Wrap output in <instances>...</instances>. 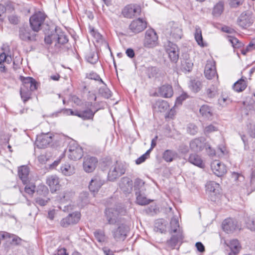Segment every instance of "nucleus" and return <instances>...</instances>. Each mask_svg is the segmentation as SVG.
Returning a JSON list of instances; mask_svg holds the SVG:
<instances>
[{
	"label": "nucleus",
	"instance_id": "09e8293b",
	"mask_svg": "<svg viewBox=\"0 0 255 255\" xmlns=\"http://www.w3.org/2000/svg\"><path fill=\"white\" fill-rule=\"evenodd\" d=\"M217 87L216 86L212 85L207 90V94L209 97H214L217 93Z\"/></svg>",
	"mask_w": 255,
	"mask_h": 255
},
{
	"label": "nucleus",
	"instance_id": "f3484780",
	"mask_svg": "<svg viewBox=\"0 0 255 255\" xmlns=\"http://www.w3.org/2000/svg\"><path fill=\"white\" fill-rule=\"evenodd\" d=\"M141 11L140 7L136 4H128L123 10V14L125 17L131 18L132 16L138 15Z\"/></svg>",
	"mask_w": 255,
	"mask_h": 255
},
{
	"label": "nucleus",
	"instance_id": "f03ea898",
	"mask_svg": "<svg viewBox=\"0 0 255 255\" xmlns=\"http://www.w3.org/2000/svg\"><path fill=\"white\" fill-rule=\"evenodd\" d=\"M189 145L191 149L195 152H200L205 148L210 155H214L216 153L215 150L212 149L210 145L206 142V139L203 137L193 139L190 141Z\"/></svg>",
	"mask_w": 255,
	"mask_h": 255
},
{
	"label": "nucleus",
	"instance_id": "c9c22d12",
	"mask_svg": "<svg viewBox=\"0 0 255 255\" xmlns=\"http://www.w3.org/2000/svg\"><path fill=\"white\" fill-rule=\"evenodd\" d=\"M195 39L197 42L198 44L201 47L204 46V44L203 41V37L202 35V31L201 28L196 26L195 27V32L194 33Z\"/></svg>",
	"mask_w": 255,
	"mask_h": 255
},
{
	"label": "nucleus",
	"instance_id": "393cba45",
	"mask_svg": "<svg viewBox=\"0 0 255 255\" xmlns=\"http://www.w3.org/2000/svg\"><path fill=\"white\" fill-rule=\"evenodd\" d=\"M29 169L27 166L23 165L19 167L18 175L23 184L27 183L29 181Z\"/></svg>",
	"mask_w": 255,
	"mask_h": 255
},
{
	"label": "nucleus",
	"instance_id": "a18cd8bd",
	"mask_svg": "<svg viewBox=\"0 0 255 255\" xmlns=\"http://www.w3.org/2000/svg\"><path fill=\"white\" fill-rule=\"evenodd\" d=\"M193 64L191 61L189 60H184L182 63V68L183 70L189 72L193 67Z\"/></svg>",
	"mask_w": 255,
	"mask_h": 255
},
{
	"label": "nucleus",
	"instance_id": "6e6d98bb",
	"mask_svg": "<svg viewBox=\"0 0 255 255\" xmlns=\"http://www.w3.org/2000/svg\"><path fill=\"white\" fill-rule=\"evenodd\" d=\"M55 39H57L59 43L62 44L66 43L68 40L66 36L63 33H61L60 34L56 35Z\"/></svg>",
	"mask_w": 255,
	"mask_h": 255
},
{
	"label": "nucleus",
	"instance_id": "e433bc0d",
	"mask_svg": "<svg viewBox=\"0 0 255 255\" xmlns=\"http://www.w3.org/2000/svg\"><path fill=\"white\" fill-rule=\"evenodd\" d=\"M96 239L100 243H104L107 240L104 231L101 230H97L94 232Z\"/></svg>",
	"mask_w": 255,
	"mask_h": 255
},
{
	"label": "nucleus",
	"instance_id": "20e7f679",
	"mask_svg": "<svg viewBox=\"0 0 255 255\" xmlns=\"http://www.w3.org/2000/svg\"><path fill=\"white\" fill-rule=\"evenodd\" d=\"M46 15L42 11H35L29 18V23L33 31L38 32L40 30Z\"/></svg>",
	"mask_w": 255,
	"mask_h": 255
},
{
	"label": "nucleus",
	"instance_id": "bf43d9fd",
	"mask_svg": "<svg viewBox=\"0 0 255 255\" xmlns=\"http://www.w3.org/2000/svg\"><path fill=\"white\" fill-rule=\"evenodd\" d=\"M49 200V198H48L47 196L44 197V198L40 197H37L35 199V202L37 204L42 206H45Z\"/></svg>",
	"mask_w": 255,
	"mask_h": 255
},
{
	"label": "nucleus",
	"instance_id": "aec40b11",
	"mask_svg": "<svg viewBox=\"0 0 255 255\" xmlns=\"http://www.w3.org/2000/svg\"><path fill=\"white\" fill-rule=\"evenodd\" d=\"M170 29L167 32L171 37L175 40L181 38L182 36V31L179 25L174 22L170 23Z\"/></svg>",
	"mask_w": 255,
	"mask_h": 255
},
{
	"label": "nucleus",
	"instance_id": "f257e3e1",
	"mask_svg": "<svg viewBox=\"0 0 255 255\" xmlns=\"http://www.w3.org/2000/svg\"><path fill=\"white\" fill-rule=\"evenodd\" d=\"M20 88V95L25 103L30 98L31 92L37 89V83L34 79L29 77L24 78Z\"/></svg>",
	"mask_w": 255,
	"mask_h": 255
},
{
	"label": "nucleus",
	"instance_id": "c85d7f7f",
	"mask_svg": "<svg viewBox=\"0 0 255 255\" xmlns=\"http://www.w3.org/2000/svg\"><path fill=\"white\" fill-rule=\"evenodd\" d=\"M95 112H93L90 109H87L82 112H76L75 116L82 118L84 120L92 119Z\"/></svg>",
	"mask_w": 255,
	"mask_h": 255
},
{
	"label": "nucleus",
	"instance_id": "c03bdc74",
	"mask_svg": "<svg viewBox=\"0 0 255 255\" xmlns=\"http://www.w3.org/2000/svg\"><path fill=\"white\" fill-rule=\"evenodd\" d=\"M37 193L43 197H45L49 193V190L47 187L44 185H40L38 187Z\"/></svg>",
	"mask_w": 255,
	"mask_h": 255
},
{
	"label": "nucleus",
	"instance_id": "4d7b16f0",
	"mask_svg": "<svg viewBox=\"0 0 255 255\" xmlns=\"http://www.w3.org/2000/svg\"><path fill=\"white\" fill-rule=\"evenodd\" d=\"M150 153V150H148L144 154L140 156L136 160V164H139L143 162L149 156Z\"/></svg>",
	"mask_w": 255,
	"mask_h": 255
},
{
	"label": "nucleus",
	"instance_id": "473e14b6",
	"mask_svg": "<svg viewBox=\"0 0 255 255\" xmlns=\"http://www.w3.org/2000/svg\"><path fill=\"white\" fill-rule=\"evenodd\" d=\"M177 156V153L176 151L167 149L165 150L163 154V158L166 162H171Z\"/></svg>",
	"mask_w": 255,
	"mask_h": 255
},
{
	"label": "nucleus",
	"instance_id": "69168bd1",
	"mask_svg": "<svg viewBox=\"0 0 255 255\" xmlns=\"http://www.w3.org/2000/svg\"><path fill=\"white\" fill-rule=\"evenodd\" d=\"M100 92L106 98H109L111 96V92L108 88H105L103 89H101Z\"/></svg>",
	"mask_w": 255,
	"mask_h": 255
},
{
	"label": "nucleus",
	"instance_id": "4c0bfd02",
	"mask_svg": "<svg viewBox=\"0 0 255 255\" xmlns=\"http://www.w3.org/2000/svg\"><path fill=\"white\" fill-rule=\"evenodd\" d=\"M183 236L181 234L177 236H172L171 239L167 241V244L172 249H173L178 242L181 240Z\"/></svg>",
	"mask_w": 255,
	"mask_h": 255
},
{
	"label": "nucleus",
	"instance_id": "4468645a",
	"mask_svg": "<svg viewBox=\"0 0 255 255\" xmlns=\"http://www.w3.org/2000/svg\"><path fill=\"white\" fill-rule=\"evenodd\" d=\"M98 160L94 157H85L83 163L84 171L88 173L93 172L95 169Z\"/></svg>",
	"mask_w": 255,
	"mask_h": 255
},
{
	"label": "nucleus",
	"instance_id": "ddd939ff",
	"mask_svg": "<svg viewBox=\"0 0 255 255\" xmlns=\"http://www.w3.org/2000/svg\"><path fill=\"white\" fill-rule=\"evenodd\" d=\"M52 133H41L37 136L35 144L39 148H45L52 142Z\"/></svg>",
	"mask_w": 255,
	"mask_h": 255
},
{
	"label": "nucleus",
	"instance_id": "6e6552de",
	"mask_svg": "<svg viewBox=\"0 0 255 255\" xmlns=\"http://www.w3.org/2000/svg\"><path fill=\"white\" fill-rule=\"evenodd\" d=\"M158 36L153 29H147L145 33L143 45L147 48H153L158 45Z\"/></svg>",
	"mask_w": 255,
	"mask_h": 255
},
{
	"label": "nucleus",
	"instance_id": "0eeeda50",
	"mask_svg": "<svg viewBox=\"0 0 255 255\" xmlns=\"http://www.w3.org/2000/svg\"><path fill=\"white\" fill-rule=\"evenodd\" d=\"M125 172L126 168L124 164L121 162H116L111 166L109 171L108 179L110 181H113L123 175Z\"/></svg>",
	"mask_w": 255,
	"mask_h": 255
},
{
	"label": "nucleus",
	"instance_id": "37998d69",
	"mask_svg": "<svg viewBox=\"0 0 255 255\" xmlns=\"http://www.w3.org/2000/svg\"><path fill=\"white\" fill-rule=\"evenodd\" d=\"M87 61L92 64L96 63L98 60L97 54L94 51H90L86 55Z\"/></svg>",
	"mask_w": 255,
	"mask_h": 255
},
{
	"label": "nucleus",
	"instance_id": "58836bf2",
	"mask_svg": "<svg viewBox=\"0 0 255 255\" xmlns=\"http://www.w3.org/2000/svg\"><path fill=\"white\" fill-rule=\"evenodd\" d=\"M224 10V3L222 1L218 2L214 7L212 13L214 16H219Z\"/></svg>",
	"mask_w": 255,
	"mask_h": 255
},
{
	"label": "nucleus",
	"instance_id": "e2e57ef3",
	"mask_svg": "<svg viewBox=\"0 0 255 255\" xmlns=\"http://www.w3.org/2000/svg\"><path fill=\"white\" fill-rule=\"evenodd\" d=\"M244 0H229V3L231 7H236L242 4Z\"/></svg>",
	"mask_w": 255,
	"mask_h": 255
},
{
	"label": "nucleus",
	"instance_id": "f8f14e48",
	"mask_svg": "<svg viewBox=\"0 0 255 255\" xmlns=\"http://www.w3.org/2000/svg\"><path fill=\"white\" fill-rule=\"evenodd\" d=\"M35 32L34 31H32L29 27L23 26L19 28V37L23 41H34L36 36Z\"/></svg>",
	"mask_w": 255,
	"mask_h": 255
},
{
	"label": "nucleus",
	"instance_id": "72a5a7b5",
	"mask_svg": "<svg viewBox=\"0 0 255 255\" xmlns=\"http://www.w3.org/2000/svg\"><path fill=\"white\" fill-rule=\"evenodd\" d=\"M134 188L135 193L136 192H139V193L145 192V188L144 187V182L140 179H136L134 183Z\"/></svg>",
	"mask_w": 255,
	"mask_h": 255
},
{
	"label": "nucleus",
	"instance_id": "6ab92c4d",
	"mask_svg": "<svg viewBox=\"0 0 255 255\" xmlns=\"http://www.w3.org/2000/svg\"><path fill=\"white\" fill-rule=\"evenodd\" d=\"M146 27V22L142 19L138 18L133 20L129 25V29L132 32L137 33L143 31Z\"/></svg>",
	"mask_w": 255,
	"mask_h": 255
},
{
	"label": "nucleus",
	"instance_id": "9b49d317",
	"mask_svg": "<svg viewBox=\"0 0 255 255\" xmlns=\"http://www.w3.org/2000/svg\"><path fill=\"white\" fill-rule=\"evenodd\" d=\"M80 217L81 214L79 212H73L63 218L60 222V225L63 227H67L69 225L77 224L80 220Z\"/></svg>",
	"mask_w": 255,
	"mask_h": 255
},
{
	"label": "nucleus",
	"instance_id": "a211bd4d",
	"mask_svg": "<svg viewBox=\"0 0 255 255\" xmlns=\"http://www.w3.org/2000/svg\"><path fill=\"white\" fill-rule=\"evenodd\" d=\"M222 228L227 233H232L238 228V224L232 218L225 219L222 223Z\"/></svg>",
	"mask_w": 255,
	"mask_h": 255
},
{
	"label": "nucleus",
	"instance_id": "cd10ccee",
	"mask_svg": "<svg viewBox=\"0 0 255 255\" xmlns=\"http://www.w3.org/2000/svg\"><path fill=\"white\" fill-rule=\"evenodd\" d=\"M189 161L199 167L203 168L204 167V164L203 163V161L201 157L196 154H191L190 155L189 159Z\"/></svg>",
	"mask_w": 255,
	"mask_h": 255
},
{
	"label": "nucleus",
	"instance_id": "603ef678",
	"mask_svg": "<svg viewBox=\"0 0 255 255\" xmlns=\"http://www.w3.org/2000/svg\"><path fill=\"white\" fill-rule=\"evenodd\" d=\"M12 61L11 57L10 55H6L4 52L0 55V65L3 62L10 63Z\"/></svg>",
	"mask_w": 255,
	"mask_h": 255
},
{
	"label": "nucleus",
	"instance_id": "9d476101",
	"mask_svg": "<svg viewBox=\"0 0 255 255\" xmlns=\"http://www.w3.org/2000/svg\"><path fill=\"white\" fill-rule=\"evenodd\" d=\"M106 219L109 224L117 225L120 222H124V220L119 216V212L114 208H109L105 211Z\"/></svg>",
	"mask_w": 255,
	"mask_h": 255
},
{
	"label": "nucleus",
	"instance_id": "a19ab883",
	"mask_svg": "<svg viewBox=\"0 0 255 255\" xmlns=\"http://www.w3.org/2000/svg\"><path fill=\"white\" fill-rule=\"evenodd\" d=\"M190 89L195 93H197L200 91L201 87V83L198 80H191L189 84Z\"/></svg>",
	"mask_w": 255,
	"mask_h": 255
},
{
	"label": "nucleus",
	"instance_id": "de8ad7c7",
	"mask_svg": "<svg viewBox=\"0 0 255 255\" xmlns=\"http://www.w3.org/2000/svg\"><path fill=\"white\" fill-rule=\"evenodd\" d=\"M230 248L231 250L239 252L241 249V246L238 240L236 239L231 240L230 242Z\"/></svg>",
	"mask_w": 255,
	"mask_h": 255
},
{
	"label": "nucleus",
	"instance_id": "7ed1b4c3",
	"mask_svg": "<svg viewBox=\"0 0 255 255\" xmlns=\"http://www.w3.org/2000/svg\"><path fill=\"white\" fill-rule=\"evenodd\" d=\"M129 231V227L126 224L125 222H120L119 224L115 225L112 229V236L117 242H122L127 237Z\"/></svg>",
	"mask_w": 255,
	"mask_h": 255
},
{
	"label": "nucleus",
	"instance_id": "dca6fc26",
	"mask_svg": "<svg viewBox=\"0 0 255 255\" xmlns=\"http://www.w3.org/2000/svg\"><path fill=\"white\" fill-rule=\"evenodd\" d=\"M211 167L214 173L218 177L222 176L227 171L225 165L218 160L213 161L211 163Z\"/></svg>",
	"mask_w": 255,
	"mask_h": 255
},
{
	"label": "nucleus",
	"instance_id": "f704fd0d",
	"mask_svg": "<svg viewBox=\"0 0 255 255\" xmlns=\"http://www.w3.org/2000/svg\"><path fill=\"white\" fill-rule=\"evenodd\" d=\"M60 170L61 173L65 176H70L75 172L74 168L68 164L62 165Z\"/></svg>",
	"mask_w": 255,
	"mask_h": 255
},
{
	"label": "nucleus",
	"instance_id": "5701e85b",
	"mask_svg": "<svg viewBox=\"0 0 255 255\" xmlns=\"http://www.w3.org/2000/svg\"><path fill=\"white\" fill-rule=\"evenodd\" d=\"M104 184V181L99 176H94L91 180L89 188L93 193L97 192Z\"/></svg>",
	"mask_w": 255,
	"mask_h": 255
},
{
	"label": "nucleus",
	"instance_id": "bb28decb",
	"mask_svg": "<svg viewBox=\"0 0 255 255\" xmlns=\"http://www.w3.org/2000/svg\"><path fill=\"white\" fill-rule=\"evenodd\" d=\"M169 107L168 103L164 100H158L153 105V108L155 111L164 112Z\"/></svg>",
	"mask_w": 255,
	"mask_h": 255
},
{
	"label": "nucleus",
	"instance_id": "49530a36",
	"mask_svg": "<svg viewBox=\"0 0 255 255\" xmlns=\"http://www.w3.org/2000/svg\"><path fill=\"white\" fill-rule=\"evenodd\" d=\"M198 131L197 127L193 124H189L187 127V131L191 135L196 134Z\"/></svg>",
	"mask_w": 255,
	"mask_h": 255
},
{
	"label": "nucleus",
	"instance_id": "680f3d73",
	"mask_svg": "<svg viewBox=\"0 0 255 255\" xmlns=\"http://www.w3.org/2000/svg\"><path fill=\"white\" fill-rule=\"evenodd\" d=\"M187 97L188 96L186 94L183 93L182 95H181L180 96L177 97L174 106H177L181 105L182 104V102L187 99Z\"/></svg>",
	"mask_w": 255,
	"mask_h": 255
},
{
	"label": "nucleus",
	"instance_id": "3c124183",
	"mask_svg": "<svg viewBox=\"0 0 255 255\" xmlns=\"http://www.w3.org/2000/svg\"><path fill=\"white\" fill-rule=\"evenodd\" d=\"M218 128L214 125L211 124L205 127L204 129V133L206 135H208L213 132L217 131Z\"/></svg>",
	"mask_w": 255,
	"mask_h": 255
},
{
	"label": "nucleus",
	"instance_id": "79ce46f5",
	"mask_svg": "<svg viewBox=\"0 0 255 255\" xmlns=\"http://www.w3.org/2000/svg\"><path fill=\"white\" fill-rule=\"evenodd\" d=\"M179 228L178 219L175 216H173L170 221L171 231L173 233L177 232L178 229Z\"/></svg>",
	"mask_w": 255,
	"mask_h": 255
},
{
	"label": "nucleus",
	"instance_id": "412c9836",
	"mask_svg": "<svg viewBox=\"0 0 255 255\" xmlns=\"http://www.w3.org/2000/svg\"><path fill=\"white\" fill-rule=\"evenodd\" d=\"M166 50L170 60L176 62L179 57L178 50L176 45L170 42H168Z\"/></svg>",
	"mask_w": 255,
	"mask_h": 255
},
{
	"label": "nucleus",
	"instance_id": "a878e982",
	"mask_svg": "<svg viewBox=\"0 0 255 255\" xmlns=\"http://www.w3.org/2000/svg\"><path fill=\"white\" fill-rule=\"evenodd\" d=\"M159 93L162 97L170 98L172 96L173 91L171 86L169 85H164L159 88Z\"/></svg>",
	"mask_w": 255,
	"mask_h": 255
},
{
	"label": "nucleus",
	"instance_id": "8fccbe9b",
	"mask_svg": "<svg viewBox=\"0 0 255 255\" xmlns=\"http://www.w3.org/2000/svg\"><path fill=\"white\" fill-rule=\"evenodd\" d=\"M228 40L231 43L232 46L234 48L239 47L241 45V43L239 42V40L233 36H229Z\"/></svg>",
	"mask_w": 255,
	"mask_h": 255
},
{
	"label": "nucleus",
	"instance_id": "0e129e2a",
	"mask_svg": "<svg viewBox=\"0 0 255 255\" xmlns=\"http://www.w3.org/2000/svg\"><path fill=\"white\" fill-rule=\"evenodd\" d=\"M87 77L90 79L94 80L96 81L100 80L102 83H104L102 80L101 79L99 75L95 72H91L87 76Z\"/></svg>",
	"mask_w": 255,
	"mask_h": 255
},
{
	"label": "nucleus",
	"instance_id": "ea45409f",
	"mask_svg": "<svg viewBox=\"0 0 255 255\" xmlns=\"http://www.w3.org/2000/svg\"><path fill=\"white\" fill-rule=\"evenodd\" d=\"M24 184L25 185L24 187L25 192L30 196H32L35 191V185L34 183L30 182L28 181L27 182V183Z\"/></svg>",
	"mask_w": 255,
	"mask_h": 255
},
{
	"label": "nucleus",
	"instance_id": "39448f33",
	"mask_svg": "<svg viewBox=\"0 0 255 255\" xmlns=\"http://www.w3.org/2000/svg\"><path fill=\"white\" fill-rule=\"evenodd\" d=\"M206 192L209 194V197L212 201L216 202L219 199L221 188L219 184L214 181H209L206 185Z\"/></svg>",
	"mask_w": 255,
	"mask_h": 255
},
{
	"label": "nucleus",
	"instance_id": "2f4dec72",
	"mask_svg": "<svg viewBox=\"0 0 255 255\" xmlns=\"http://www.w3.org/2000/svg\"><path fill=\"white\" fill-rule=\"evenodd\" d=\"M200 113L205 118L209 119L213 115V110L209 106L205 105L200 108Z\"/></svg>",
	"mask_w": 255,
	"mask_h": 255
},
{
	"label": "nucleus",
	"instance_id": "7c9ffc66",
	"mask_svg": "<svg viewBox=\"0 0 255 255\" xmlns=\"http://www.w3.org/2000/svg\"><path fill=\"white\" fill-rule=\"evenodd\" d=\"M137 204L140 205H145L148 204L151 201L147 199L145 196L144 192H136L135 194Z\"/></svg>",
	"mask_w": 255,
	"mask_h": 255
},
{
	"label": "nucleus",
	"instance_id": "1a4fd4ad",
	"mask_svg": "<svg viewBox=\"0 0 255 255\" xmlns=\"http://www.w3.org/2000/svg\"><path fill=\"white\" fill-rule=\"evenodd\" d=\"M254 19L250 11L242 12L237 20L238 24L243 28H247L254 23Z\"/></svg>",
	"mask_w": 255,
	"mask_h": 255
},
{
	"label": "nucleus",
	"instance_id": "b1692460",
	"mask_svg": "<svg viewBox=\"0 0 255 255\" xmlns=\"http://www.w3.org/2000/svg\"><path fill=\"white\" fill-rule=\"evenodd\" d=\"M119 186L121 190L125 194L131 192L132 189V181L128 177H123L121 179Z\"/></svg>",
	"mask_w": 255,
	"mask_h": 255
},
{
	"label": "nucleus",
	"instance_id": "338daca9",
	"mask_svg": "<svg viewBox=\"0 0 255 255\" xmlns=\"http://www.w3.org/2000/svg\"><path fill=\"white\" fill-rule=\"evenodd\" d=\"M178 151L182 153H187L189 151L188 146L184 143H182L178 147Z\"/></svg>",
	"mask_w": 255,
	"mask_h": 255
},
{
	"label": "nucleus",
	"instance_id": "c756f323",
	"mask_svg": "<svg viewBox=\"0 0 255 255\" xmlns=\"http://www.w3.org/2000/svg\"><path fill=\"white\" fill-rule=\"evenodd\" d=\"M246 78L242 77L240 80L237 81L233 85V89L235 91L240 92L244 91L246 87L247 84L245 81Z\"/></svg>",
	"mask_w": 255,
	"mask_h": 255
},
{
	"label": "nucleus",
	"instance_id": "052dcab7",
	"mask_svg": "<svg viewBox=\"0 0 255 255\" xmlns=\"http://www.w3.org/2000/svg\"><path fill=\"white\" fill-rule=\"evenodd\" d=\"M72 207L70 204L64 205L63 199L61 200V204L59 208L64 212H68L72 209Z\"/></svg>",
	"mask_w": 255,
	"mask_h": 255
},
{
	"label": "nucleus",
	"instance_id": "4be33fe9",
	"mask_svg": "<svg viewBox=\"0 0 255 255\" xmlns=\"http://www.w3.org/2000/svg\"><path fill=\"white\" fill-rule=\"evenodd\" d=\"M204 73L205 77L208 79H212L217 76L214 61L209 60L207 61L205 66Z\"/></svg>",
	"mask_w": 255,
	"mask_h": 255
},
{
	"label": "nucleus",
	"instance_id": "774afa93",
	"mask_svg": "<svg viewBox=\"0 0 255 255\" xmlns=\"http://www.w3.org/2000/svg\"><path fill=\"white\" fill-rule=\"evenodd\" d=\"M247 51H252L255 49V39H253L246 47Z\"/></svg>",
	"mask_w": 255,
	"mask_h": 255
},
{
	"label": "nucleus",
	"instance_id": "423d86ee",
	"mask_svg": "<svg viewBox=\"0 0 255 255\" xmlns=\"http://www.w3.org/2000/svg\"><path fill=\"white\" fill-rule=\"evenodd\" d=\"M68 157L73 160H76L83 156L82 148L75 141H71L68 146V150L65 151Z\"/></svg>",
	"mask_w": 255,
	"mask_h": 255
},
{
	"label": "nucleus",
	"instance_id": "5fc2aeb1",
	"mask_svg": "<svg viewBox=\"0 0 255 255\" xmlns=\"http://www.w3.org/2000/svg\"><path fill=\"white\" fill-rule=\"evenodd\" d=\"M12 61L11 57L10 55H6L4 52L0 55V65L3 62L10 63Z\"/></svg>",
	"mask_w": 255,
	"mask_h": 255
},
{
	"label": "nucleus",
	"instance_id": "864d4df0",
	"mask_svg": "<svg viewBox=\"0 0 255 255\" xmlns=\"http://www.w3.org/2000/svg\"><path fill=\"white\" fill-rule=\"evenodd\" d=\"M12 61L11 57L10 55H6L4 52L0 55V65L3 62L10 63Z\"/></svg>",
	"mask_w": 255,
	"mask_h": 255
},
{
	"label": "nucleus",
	"instance_id": "2eb2a0df",
	"mask_svg": "<svg viewBox=\"0 0 255 255\" xmlns=\"http://www.w3.org/2000/svg\"><path fill=\"white\" fill-rule=\"evenodd\" d=\"M46 183L49 186L52 193L57 191L60 188L59 178L56 175L47 176Z\"/></svg>",
	"mask_w": 255,
	"mask_h": 255
},
{
	"label": "nucleus",
	"instance_id": "13d9d810",
	"mask_svg": "<svg viewBox=\"0 0 255 255\" xmlns=\"http://www.w3.org/2000/svg\"><path fill=\"white\" fill-rule=\"evenodd\" d=\"M6 238H9V239H11L10 241L11 244L15 245L19 244L21 241L20 238L13 234H10V237L7 236Z\"/></svg>",
	"mask_w": 255,
	"mask_h": 255
}]
</instances>
